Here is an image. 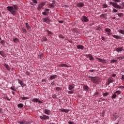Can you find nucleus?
<instances>
[{"label":"nucleus","instance_id":"f257e3e1","mask_svg":"<svg viewBox=\"0 0 124 124\" xmlns=\"http://www.w3.org/2000/svg\"><path fill=\"white\" fill-rule=\"evenodd\" d=\"M18 6L17 5H13V6H8L7 7V10L10 11L11 14L14 15V14H16V12L15 10H18Z\"/></svg>","mask_w":124,"mask_h":124},{"label":"nucleus","instance_id":"f03ea898","mask_svg":"<svg viewBox=\"0 0 124 124\" xmlns=\"http://www.w3.org/2000/svg\"><path fill=\"white\" fill-rule=\"evenodd\" d=\"M89 78H91V80L93 82V83H95V84H97V83H99L100 82V78L98 77H89Z\"/></svg>","mask_w":124,"mask_h":124},{"label":"nucleus","instance_id":"7ed1b4c3","mask_svg":"<svg viewBox=\"0 0 124 124\" xmlns=\"http://www.w3.org/2000/svg\"><path fill=\"white\" fill-rule=\"evenodd\" d=\"M109 4L112 5L114 8H119V9H122V6L119 5L118 3L113 2L112 1L109 2Z\"/></svg>","mask_w":124,"mask_h":124},{"label":"nucleus","instance_id":"20e7f679","mask_svg":"<svg viewBox=\"0 0 124 124\" xmlns=\"http://www.w3.org/2000/svg\"><path fill=\"white\" fill-rule=\"evenodd\" d=\"M81 21L82 22H89V19L86 16H83L81 19Z\"/></svg>","mask_w":124,"mask_h":124},{"label":"nucleus","instance_id":"39448f33","mask_svg":"<svg viewBox=\"0 0 124 124\" xmlns=\"http://www.w3.org/2000/svg\"><path fill=\"white\" fill-rule=\"evenodd\" d=\"M41 120H48L49 119V116L43 115V116H40Z\"/></svg>","mask_w":124,"mask_h":124},{"label":"nucleus","instance_id":"423d86ee","mask_svg":"<svg viewBox=\"0 0 124 124\" xmlns=\"http://www.w3.org/2000/svg\"><path fill=\"white\" fill-rule=\"evenodd\" d=\"M43 22H45L46 24H50V19L48 18H45L43 19Z\"/></svg>","mask_w":124,"mask_h":124},{"label":"nucleus","instance_id":"0eeeda50","mask_svg":"<svg viewBox=\"0 0 124 124\" xmlns=\"http://www.w3.org/2000/svg\"><path fill=\"white\" fill-rule=\"evenodd\" d=\"M18 123L20 124H30L29 122L26 121L25 120H23L22 121H19Z\"/></svg>","mask_w":124,"mask_h":124},{"label":"nucleus","instance_id":"6e6552de","mask_svg":"<svg viewBox=\"0 0 124 124\" xmlns=\"http://www.w3.org/2000/svg\"><path fill=\"white\" fill-rule=\"evenodd\" d=\"M113 82H114V79H112L111 78H109L108 80L107 85H110V83H113Z\"/></svg>","mask_w":124,"mask_h":124},{"label":"nucleus","instance_id":"1a4fd4ad","mask_svg":"<svg viewBox=\"0 0 124 124\" xmlns=\"http://www.w3.org/2000/svg\"><path fill=\"white\" fill-rule=\"evenodd\" d=\"M115 50L117 51V52H121L122 51H124V47H118Z\"/></svg>","mask_w":124,"mask_h":124},{"label":"nucleus","instance_id":"9d476101","mask_svg":"<svg viewBox=\"0 0 124 124\" xmlns=\"http://www.w3.org/2000/svg\"><path fill=\"white\" fill-rule=\"evenodd\" d=\"M58 66H60L61 67H69V66L66 64H61L60 65H58Z\"/></svg>","mask_w":124,"mask_h":124},{"label":"nucleus","instance_id":"9b49d317","mask_svg":"<svg viewBox=\"0 0 124 124\" xmlns=\"http://www.w3.org/2000/svg\"><path fill=\"white\" fill-rule=\"evenodd\" d=\"M43 6H44V4H40V5H39L38 7H37V10H40V9H41V8H42Z\"/></svg>","mask_w":124,"mask_h":124},{"label":"nucleus","instance_id":"f8f14e48","mask_svg":"<svg viewBox=\"0 0 124 124\" xmlns=\"http://www.w3.org/2000/svg\"><path fill=\"white\" fill-rule=\"evenodd\" d=\"M97 60H99V62H102L103 63H105V62H106V61L105 60H103L100 58H97Z\"/></svg>","mask_w":124,"mask_h":124},{"label":"nucleus","instance_id":"ddd939ff","mask_svg":"<svg viewBox=\"0 0 124 124\" xmlns=\"http://www.w3.org/2000/svg\"><path fill=\"white\" fill-rule=\"evenodd\" d=\"M78 7H83L84 6V3H79L77 5Z\"/></svg>","mask_w":124,"mask_h":124},{"label":"nucleus","instance_id":"4468645a","mask_svg":"<svg viewBox=\"0 0 124 124\" xmlns=\"http://www.w3.org/2000/svg\"><path fill=\"white\" fill-rule=\"evenodd\" d=\"M113 37H114V38H116V39H122V37L121 36L114 35Z\"/></svg>","mask_w":124,"mask_h":124},{"label":"nucleus","instance_id":"2eb2a0df","mask_svg":"<svg viewBox=\"0 0 124 124\" xmlns=\"http://www.w3.org/2000/svg\"><path fill=\"white\" fill-rule=\"evenodd\" d=\"M74 85L70 84L69 85V90H70V91H71V90L74 89Z\"/></svg>","mask_w":124,"mask_h":124},{"label":"nucleus","instance_id":"dca6fc26","mask_svg":"<svg viewBox=\"0 0 124 124\" xmlns=\"http://www.w3.org/2000/svg\"><path fill=\"white\" fill-rule=\"evenodd\" d=\"M77 48L78 49H81V50H83V49H84V46L82 45H78Z\"/></svg>","mask_w":124,"mask_h":124},{"label":"nucleus","instance_id":"f3484780","mask_svg":"<svg viewBox=\"0 0 124 124\" xmlns=\"http://www.w3.org/2000/svg\"><path fill=\"white\" fill-rule=\"evenodd\" d=\"M100 17H103L105 19H107V14H102L100 16Z\"/></svg>","mask_w":124,"mask_h":124},{"label":"nucleus","instance_id":"a211bd4d","mask_svg":"<svg viewBox=\"0 0 124 124\" xmlns=\"http://www.w3.org/2000/svg\"><path fill=\"white\" fill-rule=\"evenodd\" d=\"M61 110V112H65V113H68L69 112V109H60Z\"/></svg>","mask_w":124,"mask_h":124},{"label":"nucleus","instance_id":"6ab92c4d","mask_svg":"<svg viewBox=\"0 0 124 124\" xmlns=\"http://www.w3.org/2000/svg\"><path fill=\"white\" fill-rule=\"evenodd\" d=\"M56 77H57V75L51 76L49 79H50V80H53V79L56 78Z\"/></svg>","mask_w":124,"mask_h":124},{"label":"nucleus","instance_id":"aec40b11","mask_svg":"<svg viewBox=\"0 0 124 124\" xmlns=\"http://www.w3.org/2000/svg\"><path fill=\"white\" fill-rule=\"evenodd\" d=\"M43 57V54L42 53H39L38 55V59H42Z\"/></svg>","mask_w":124,"mask_h":124},{"label":"nucleus","instance_id":"412c9836","mask_svg":"<svg viewBox=\"0 0 124 124\" xmlns=\"http://www.w3.org/2000/svg\"><path fill=\"white\" fill-rule=\"evenodd\" d=\"M4 67H6V68H7V70H9V71L10 70V68H9V66H8V65L4 63Z\"/></svg>","mask_w":124,"mask_h":124},{"label":"nucleus","instance_id":"4be33fe9","mask_svg":"<svg viewBox=\"0 0 124 124\" xmlns=\"http://www.w3.org/2000/svg\"><path fill=\"white\" fill-rule=\"evenodd\" d=\"M88 58L90 59V61H93V56H92L91 54L88 55Z\"/></svg>","mask_w":124,"mask_h":124},{"label":"nucleus","instance_id":"5701e85b","mask_svg":"<svg viewBox=\"0 0 124 124\" xmlns=\"http://www.w3.org/2000/svg\"><path fill=\"white\" fill-rule=\"evenodd\" d=\"M26 27L27 30H31V27L30 26V25H29V23H26Z\"/></svg>","mask_w":124,"mask_h":124},{"label":"nucleus","instance_id":"b1692460","mask_svg":"<svg viewBox=\"0 0 124 124\" xmlns=\"http://www.w3.org/2000/svg\"><path fill=\"white\" fill-rule=\"evenodd\" d=\"M83 89L84 91H89V87L87 85L84 86Z\"/></svg>","mask_w":124,"mask_h":124},{"label":"nucleus","instance_id":"393cba45","mask_svg":"<svg viewBox=\"0 0 124 124\" xmlns=\"http://www.w3.org/2000/svg\"><path fill=\"white\" fill-rule=\"evenodd\" d=\"M45 114H47V115H49V114L50 113V110L48 109H45Z\"/></svg>","mask_w":124,"mask_h":124},{"label":"nucleus","instance_id":"a878e982","mask_svg":"<svg viewBox=\"0 0 124 124\" xmlns=\"http://www.w3.org/2000/svg\"><path fill=\"white\" fill-rule=\"evenodd\" d=\"M17 107L19 108H23V107H24V105H23V104H18Z\"/></svg>","mask_w":124,"mask_h":124},{"label":"nucleus","instance_id":"bb28decb","mask_svg":"<svg viewBox=\"0 0 124 124\" xmlns=\"http://www.w3.org/2000/svg\"><path fill=\"white\" fill-rule=\"evenodd\" d=\"M105 31H106L107 32H111V29H110L109 28H106L105 29Z\"/></svg>","mask_w":124,"mask_h":124},{"label":"nucleus","instance_id":"cd10ccee","mask_svg":"<svg viewBox=\"0 0 124 124\" xmlns=\"http://www.w3.org/2000/svg\"><path fill=\"white\" fill-rule=\"evenodd\" d=\"M32 101H33L34 102H38V101H39V99L37 98H34Z\"/></svg>","mask_w":124,"mask_h":124},{"label":"nucleus","instance_id":"c85d7f7f","mask_svg":"<svg viewBox=\"0 0 124 124\" xmlns=\"http://www.w3.org/2000/svg\"><path fill=\"white\" fill-rule=\"evenodd\" d=\"M118 31L120 33H122V34H124V30H120Z\"/></svg>","mask_w":124,"mask_h":124},{"label":"nucleus","instance_id":"c756f323","mask_svg":"<svg viewBox=\"0 0 124 124\" xmlns=\"http://www.w3.org/2000/svg\"><path fill=\"white\" fill-rule=\"evenodd\" d=\"M49 6V8H54V7H55V6H54V5L53 4H48Z\"/></svg>","mask_w":124,"mask_h":124},{"label":"nucleus","instance_id":"7c9ffc66","mask_svg":"<svg viewBox=\"0 0 124 124\" xmlns=\"http://www.w3.org/2000/svg\"><path fill=\"white\" fill-rule=\"evenodd\" d=\"M108 94H109V93L108 92H106L105 93H103V96H107V95H108Z\"/></svg>","mask_w":124,"mask_h":124},{"label":"nucleus","instance_id":"2f4dec72","mask_svg":"<svg viewBox=\"0 0 124 124\" xmlns=\"http://www.w3.org/2000/svg\"><path fill=\"white\" fill-rule=\"evenodd\" d=\"M20 98L22 99V100H26V99H29V97H21Z\"/></svg>","mask_w":124,"mask_h":124},{"label":"nucleus","instance_id":"473e14b6","mask_svg":"<svg viewBox=\"0 0 124 124\" xmlns=\"http://www.w3.org/2000/svg\"><path fill=\"white\" fill-rule=\"evenodd\" d=\"M117 15L119 16V17H123L124 16V14L118 13V14H117Z\"/></svg>","mask_w":124,"mask_h":124},{"label":"nucleus","instance_id":"72a5a7b5","mask_svg":"<svg viewBox=\"0 0 124 124\" xmlns=\"http://www.w3.org/2000/svg\"><path fill=\"white\" fill-rule=\"evenodd\" d=\"M116 97H117V95L116 94H113L111 96L112 99H114V98H116Z\"/></svg>","mask_w":124,"mask_h":124},{"label":"nucleus","instance_id":"f704fd0d","mask_svg":"<svg viewBox=\"0 0 124 124\" xmlns=\"http://www.w3.org/2000/svg\"><path fill=\"white\" fill-rule=\"evenodd\" d=\"M14 41L15 43L18 42H19V40L17 38H14Z\"/></svg>","mask_w":124,"mask_h":124},{"label":"nucleus","instance_id":"c9c22d12","mask_svg":"<svg viewBox=\"0 0 124 124\" xmlns=\"http://www.w3.org/2000/svg\"><path fill=\"white\" fill-rule=\"evenodd\" d=\"M121 93H122V92L120 91H117L115 93H117V94H121Z\"/></svg>","mask_w":124,"mask_h":124},{"label":"nucleus","instance_id":"e433bc0d","mask_svg":"<svg viewBox=\"0 0 124 124\" xmlns=\"http://www.w3.org/2000/svg\"><path fill=\"white\" fill-rule=\"evenodd\" d=\"M11 90H12V91H14V92H16V89L14 87H11Z\"/></svg>","mask_w":124,"mask_h":124},{"label":"nucleus","instance_id":"4c0bfd02","mask_svg":"<svg viewBox=\"0 0 124 124\" xmlns=\"http://www.w3.org/2000/svg\"><path fill=\"white\" fill-rule=\"evenodd\" d=\"M103 6L104 8H106L108 7V5H107V4H104L103 5Z\"/></svg>","mask_w":124,"mask_h":124},{"label":"nucleus","instance_id":"58836bf2","mask_svg":"<svg viewBox=\"0 0 124 124\" xmlns=\"http://www.w3.org/2000/svg\"><path fill=\"white\" fill-rule=\"evenodd\" d=\"M43 40H44V41H47V38H46V37H43Z\"/></svg>","mask_w":124,"mask_h":124},{"label":"nucleus","instance_id":"ea45409f","mask_svg":"<svg viewBox=\"0 0 124 124\" xmlns=\"http://www.w3.org/2000/svg\"><path fill=\"white\" fill-rule=\"evenodd\" d=\"M117 62V61L116 60H112L111 61V62H113V63H114V62Z\"/></svg>","mask_w":124,"mask_h":124},{"label":"nucleus","instance_id":"a19ab883","mask_svg":"<svg viewBox=\"0 0 124 124\" xmlns=\"http://www.w3.org/2000/svg\"><path fill=\"white\" fill-rule=\"evenodd\" d=\"M46 31H47L48 34H53V33H51V31H49V30H46Z\"/></svg>","mask_w":124,"mask_h":124},{"label":"nucleus","instance_id":"79ce46f5","mask_svg":"<svg viewBox=\"0 0 124 124\" xmlns=\"http://www.w3.org/2000/svg\"><path fill=\"white\" fill-rule=\"evenodd\" d=\"M72 31L73 32H76L77 33V34H78V32L77 31H76V30H75V29H73Z\"/></svg>","mask_w":124,"mask_h":124},{"label":"nucleus","instance_id":"37998d69","mask_svg":"<svg viewBox=\"0 0 124 124\" xmlns=\"http://www.w3.org/2000/svg\"><path fill=\"white\" fill-rule=\"evenodd\" d=\"M113 12H114V13H116V12H118V10L116 9H113Z\"/></svg>","mask_w":124,"mask_h":124},{"label":"nucleus","instance_id":"c03bdc74","mask_svg":"<svg viewBox=\"0 0 124 124\" xmlns=\"http://www.w3.org/2000/svg\"><path fill=\"white\" fill-rule=\"evenodd\" d=\"M115 2H121V0H113Z\"/></svg>","mask_w":124,"mask_h":124},{"label":"nucleus","instance_id":"a18cd8bd","mask_svg":"<svg viewBox=\"0 0 124 124\" xmlns=\"http://www.w3.org/2000/svg\"><path fill=\"white\" fill-rule=\"evenodd\" d=\"M60 38H64V37L62 35H59Z\"/></svg>","mask_w":124,"mask_h":124},{"label":"nucleus","instance_id":"49530a36","mask_svg":"<svg viewBox=\"0 0 124 124\" xmlns=\"http://www.w3.org/2000/svg\"><path fill=\"white\" fill-rule=\"evenodd\" d=\"M22 31L23 32H27V30L24 28L22 29Z\"/></svg>","mask_w":124,"mask_h":124},{"label":"nucleus","instance_id":"de8ad7c7","mask_svg":"<svg viewBox=\"0 0 124 124\" xmlns=\"http://www.w3.org/2000/svg\"><path fill=\"white\" fill-rule=\"evenodd\" d=\"M18 83L20 84L21 85V84H22V81L20 79H18Z\"/></svg>","mask_w":124,"mask_h":124},{"label":"nucleus","instance_id":"09e8293b","mask_svg":"<svg viewBox=\"0 0 124 124\" xmlns=\"http://www.w3.org/2000/svg\"><path fill=\"white\" fill-rule=\"evenodd\" d=\"M53 98H57V95L54 94L52 95Z\"/></svg>","mask_w":124,"mask_h":124},{"label":"nucleus","instance_id":"8fccbe9b","mask_svg":"<svg viewBox=\"0 0 124 124\" xmlns=\"http://www.w3.org/2000/svg\"><path fill=\"white\" fill-rule=\"evenodd\" d=\"M33 3H37V0H32Z\"/></svg>","mask_w":124,"mask_h":124},{"label":"nucleus","instance_id":"3c124183","mask_svg":"<svg viewBox=\"0 0 124 124\" xmlns=\"http://www.w3.org/2000/svg\"><path fill=\"white\" fill-rule=\"evenodd\" d=\"M68 93H69L70 94H72V93H74V92L73 91H69Z\"/></svg>","mask_w":124,"mask_h":124},{"label":"nucleus","instance_id":"603ef678","mask_svg":"<svg viewBox=\"0 0 124 124\" xmlns=\"http://www.w3.org/2000/svg\"><path fill=\"white\" fill-rule=\"evenodd\" d=\"M118 88L119 89H124V86H120Z\"/></svg>","mask_w":124,"mask_h":124},{"label":"nucleus","instance_id":"864d4df0","mask_svg":"<svg viewBox=\"0 0 124 124\" xmlns=\"http://www.w3.org/2000/svg\"><path fill=\"white\" fill-rule=\"evenodd\" d=\"M56 91H60V90H61V88L56 87Z\"/></svg>","mask_w":124,"mask_h":124},{"label":"nucleus","instance_id":"5fc2aeb1","mask_svg":"<svg viewBox=\"0 0 124 124\" xmlns=\"http://www.w3.org/2000/svg\"><path fill=\"white\" fill-rule=\"evenodd\" d=\"M43 15H47V13H46V12H44L42 13Z\"/></svg>","mask_w":124,"mask_h":124},{"label":"nucleus","instance_id":"6e6d98bb","mask_svg":"<svg viewBox=\"0 0 124 124\" xmlns=\"http://www.w3.org/2000/svg\"><path fill=\"white\" fill-rule=\"evenodd\" d=\"M124 58V57H120L118 58L119 60H123Z\"/></svg>","mask_w":124,"mask_h":124},{"label":"nucleus","instance_id":"4d7b16f0","mask_svg":"<svg viewBox=\"0 0 124 124\" xmlns=\"http://www.w3.org/2000/svg\"><path fill=\"white\" fill-rule=\"evenodd\" d=\"M55 3H56V1L54 0H52V3H51V4L54 5V4H55Z\"/></svg>","mask_w":124,"mask_h":124},{"label":"nucleus","instance_id":"13d9d810","mask_svg":"<svg viewBox=\"0 0 124 124\" xmlns=\"http://www.w3.org/2000/svg\"><path fill=\"white\" fill-rule=\"evenodd\" d=\"M20 85L21 86V87H24L25 86V84L23 83V82H22V83L20 84Z\"/></svg>","mask_w":124,"mask_h":124},{"label":"nucleus","instance_id":"bf43d9fd","mask_svg":"<svg viewBox=\"0 0 124 124\" xmlns=\"http://www.w3.org/2000/svg\"><path fill=\"white\" fill-rule=\"evenodd\" d=\"M59 22L60 24H62L63 23V20H60V21H59Z\"/></svg>","mask_w":124,"mask_h":124},{"label":"nucleus","instance_id":"052dcab7","mask_svg":"<svg viewBox=\"0 0 124 124\" xmlns=\"http://www.w3.org/2000/svg\"><path fill=\"white\" fill-rule=\"evenodd\" d=\"M121 79H122V80L123 81H124V75H122V77Z\"/></svg>","mask_w":124,"mask_h":124},{"label":"nucleus","instance_id":"680f3d73","mask_svg":"<svg viewBox=\"0 0 124 124\" xmlns=\"http://www.w3.org/2000/svg\"><path fill=\"white\" fill-rule=\"evenodd\" d=\"M116 74H113L112 75V77H116Z\"/></svg>","mask_w":124,"mask_h":124},{"label":"nucleus","instance_id":"e2e57ef3","mask_svg":"<svg viewBox=\"0 0 124 124\" xmlns=\"http://www.w3.org/2000/svg\"><path fill=\"white\" fill-rule=\"evenodd\" d=\"M1 44H4V41H1L0 42Z\"/></svg>","mask_w":124,"mask_h":124},{"label":"nucleus","instance_id":"0e129e2a","mask_svg":"<svg viewBox=\"0 0 124 124\" xmlns=\"http://www.w3.org/2000/svg\"><path fill=\"white\" fill-rule=\"evenodd\" d=\"M6 99H7V100H8L9 101H10V99L8 98V97H6Z\"/></svg>","mask_w":124,"mask_h":124},{"label":"nucleus","instance_id":"69168bd1","mask_svg":"<svg viewBox=\"0 0 124 124\" xmlns=\"http://www.w3.org/2000/svg\"><path fill=\"white\" fill-rule=\"evenodd\" d=\"M39 103V104H41V103H43V102L39 100V101L38 102Z\"/></svg>","mask_w":124,"mask_h":124},{"label":"nucleus","instance_id":"338daca9","mask_svg":"<svg viewBox=\"0 0 124 124\" xmlns=\"http://www.w3.org/2000/svg\"><path fill=\"white\" fill-rule=\"evenodd\" d=\"M68 124H73V122L70 121V122H69Z\"/></svg>","mask_w":124,"mask_h":124},{"label":"nucleus","instance_id":"774afa93","mask_svg":"<svg viewBox=\"0 0 124 124\" xmlns=\"http://www.w3.org/2000/svg\"><path fill=\"white\" fill-rule=\"evenodd\" d=\"M102 40H105V38L104 37H102Z\"/></svg>","mask_w":124,"mask_h":124}]
</instances>
